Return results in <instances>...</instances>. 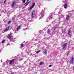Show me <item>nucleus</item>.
Instances as JSON below:
<instances>
[{
    "label": "nucleus",
    "instance_id": "nucleus-14",
    "mask_svg": "<svg viewBox=\"0 0 74 74\" xmlns=\"http://www.w3.org/2000/svg\"><path fill=\"white\" fill-rule=\"evenodd\" d=\"M6 31H8V29L7 28H6L5 29L4 31V32H5Z\"/></svg>",
    "mask_w": 74,
    "mask_h": 74
},
{
    "label": "nucleus",
    "instance_id": "nucleus-17",
    "mask_svg": "<svg viewBox=\"0 0 74 74\" xmlns=\"http://www.w3.org/2000/svg\"><path fill=\"white\" fill-rule=\"evenodd\" d=\"M39 52H40V50H39L38 51H37L36 52V53H39Z\"/></svg>",
    "mask_w": 74,
    "mask_h": 74
},
{
    "label": "nucleus",
    "instance_id": "nucleus-29",
    "mask_svg": "<svg viewBox=\"0 0 74 74\" xmlns=\"http://www.w3.org/2000/svg\"><path fill=\"white\" fill-rule=\"evenodd\" d=\"M12 74H14V73H12Z\"/></svg>",
    "mask_w": 74,
    "mask_h": 74
},
{
    "label": "nucleus",
    "instance_id": "nucleus-28",
    "mask_svg": "<svg viewBox=\"0 0 74 74\" xmlns=\"http://www.w3.org/2000/svg\"><path fill=\"white\" fill-rule=\"evenodd\" d=\"M0 3H1V2H0Z\"/></svg>",
    "mask_w": 74,
    "mask_h": 74
},
{
    "label": "nucleus",
    "instance_id": "nucleus-7",
    "mask_svg": "<svg viewBox=\"0 0 74 74\" xmlns=\"http://www.w3.org/2000/svg\"><path fill=\"white\" fill-rule=\"evenodd\" d=\"M67 43H65L64 45H63V48H66V46L67 45Z\"/></svg>",
    "mask_w": 74,
    "mask_h": 74
},
{
    "label": "nucleus",
    "instance_id": "nucleus-21",
    "mask_svg": "<svg viewBox=\"0 0 74 74\" xmlns=\"http://www.w3.org/2000/svg\"><path fill=\"white\" fill-rule=\"evenodd\" d=\"M29 4V3H28L27 4H26L25 5V7L27 6V5H28V4Z\"/></svg>",
    "mask_w": 74,
    "mask_h": 74
},
{
    "label": "nucleus",
    "instance_id": "nucleus-11",
    "mask_svg": "<svg viewBox=\"0 0 74 74\" xmlns=\"http://www.w3.org/2000/svg\"><path fill=\"white\" fill-rule=\"evenodd\" d=\"M47 49H45V52H44V53L45 55H47Z\"/></svg>",
    "mask_w": 74,
    "mask_h": 74
},
{
    "label": "nucleus",
    "instance_id": "nucleus-6",
    "mask_svg": "<svg viewBox=\"0 0 74 74\" xmlns=\"http://www.w3.org/2000/svg\"><path fill=\"white\" fill-rule=\"evenodd\" d=\"M20 27H21V25H20L19 26H18V27H17V31H18V30H19Z\"/></svg>",
    "mask_w": 74,
    "mask_h": 74
},
{
    "label": "nucleus",
    "instance_id": "nucleus-9",
    "mask_svg": "<svg viewBox=\"0 0 74 74\" xmlns=\"http://www.w3.org/2000/svg\"><path fill=\"white\" fill-rule=\"evenodd\" d=\"M15 4V2L14 1L12 5V7H14V5Z\"/></svg>",
    "mask_w": 74,
    "mask_h": 74
},
{
    "label": "nucleus",
    "instance_id": "nucleus-18",
    "mask_svg": "<svg viewBox=\"0 0 74 74\" xmlns=\"http://www.w3.org/2000/svg\"><path fill=\"white\" fill-rule=\"evenodd\" d=\"M10 22H11V20L9 21L8 22V25H9V24H10Z\"/></svg>",
    "mask_w": 74,
    "mask_h": 74
},
{
    "label": "nucleus",
    "instance_id": "nucleus-16",
    "mask_svg": "<svg viewBox=\"0 0 74 74\" xmlns=\"http://www.w3.org/2000/svg\"><path fill=\"white\" fill-rule=\"evenodd\" d=\"M21 47H23V44H21Z\"/></svg>",
    "mask_w": 74,
    "mask_h": 74
},
{
    "label": "nucleus",
    "instance_id": "nucleus-13",
    "mask_svg": "<svg viewBox=\"0 0 74 74\" xmlns=\"http://www.w3.org/2000/svg\"><path fill=\"white\" fill-rule=\"evenodd\" d=\"M42 63H43L42 62H40V63L39 65H40V66H41V65H42Z\"/></svg>",
    "mask_w": 74,
    "mask_h": 74
},
{
    "label": "nucleus",
    "instance_id": "nucleus-15",
    "mask_svg": "<svg viewBox=\"0 0 74 74\" xmlns=\"http://www.w3.org/2000/svg\"><path fill=\"white\" fill-rule=\"evenodd\" d=\"M5 40H4L2 41V43H4V42H5Z\"/></svg>",
    "mask_w": 74,
    "mask_h": 74
},
{
    "label": "nucleus",
    "instance_id": "nucleus-23",
    "mask_svg": "<svg viewBox=\"0 0 74 74\" xmlns=\"http://www.w3.org/2000/svg\"><path fill=\"white\" fill-rule=\"evenodd\" d=\"M29 0H27V1L26 3L25 4H26L27 3H28V1H29Z\"/></svg>",
    "mask_w": 74,
    "mask_h": 74
},
{
    "label": "nucleus",
    "instance_id": "nucleus-8",
    "mask_svg": "<svg viewBox=\"0 0 74 74\" xmlns=\"http://www.w3.org/2000/svg\"><path fill=\"white\" fill-rule=\"evenodd\" d=\"M7 38H8V39H11V35H8L7 37Z\"/></svg>",
    "mask_w": 74,
    "mask_h": 74
},
{
    "label": "nucleus",
    "instance_id": "nucleus-10",
    "mask_svg": "<svg viewBox=\"0 0 74 74\" xmlns=\"http://www.w3.org/2000/svg\"><path fill=\"white\" fill-rule=\"evenodd\" d=\"M69 18H70V16H69L68 15L66 17V20H68Z\"/></svg>",
    "mask_w": 74,
    "mask_h": 74
},
{
    "label": "nucleus",
    "instance_id": "nucleus-3",
    "mask_svg": "<svg viewBox=\"0 0 74 74\" xmlns=\"http://www.w3.org/2000/svg\"><path fill=\"white\" fill-rule=\"evenodd\" d=\"M35 3H32V6L31 7L28 9V10H32V9L33 8H34V6H35Z\"/></svg>",
    "mask_w": 74,
    "mask_h": 74
},
{
    "label": "nucleus",
    "instance_id": "nucleus-22",
    "mask_svg": "<svg viewBox=\"0 0 74 74\" xmlns=\"http://www.w3.org/2000/svg\"><path fill=\"white\" fill-rule=\"evenodd\" d=\"M25 1H26V0H24L23 1V3H25Z\"/></svg>",
    "mask_w": 74,
    "mask_h": 74
},
{
    "label": "nucleus",
    "instance_id": "nucleus-25",
    "mask_svg": "<svg viewBox=\"0 0 74 74\" xmlns=\"http://www.w3.org/2000/svg\"><path fill=\"white\" fill-rule=\"evenodd\" d=\"M5 2H6V0H5V1H4V3H5Z\"/></svg>",
    "mask_w": 74,
    "mask_h": 74
},
{
    "label": "nucleus",
    "instance_id": "nucleus-5",
    "mask_svg": "<svg viewBox=\"0 0 74 74\" xmlns=\"http://www.w3.org/2000/svg\"><path fill=\"white\" fill-rule=\"evenodd\" d=\"M64 8L65 9H66L67 7V3H65L64 5Z\"/></svg>",
    "mask_w": 74,
    "mask_h": 74
},
{
    "label": "nucleus",
    "instance_id": "nucleus-1",
    "mask_svg": "<svg viewBox=\"0 0 74 74\" xmlns=\"http://www.w3.org/2000/svg\"><path fill=\"white\" fill-rule=\"evenodd\" d=\"M74 60V57L72 56L71 57V60H70V63H73Z\"/></svg>",
    "mask_w": 74,
    "mask_h": 74
},
{
    "label": "nucleus",
    "instance_id": "nucleus-2",
    "mask_svg": "<svg viewBox=\"0 0 74 74\" xmlns=\"http://www.w3.org/2000/svg\"><path fill=\"white\" fill-rule=\"evenodd\" d=\"M15 59H13L10 60L9 62L10 64H12L14 63H15Z\"/></svg>",
    "mask_w": 74,
    "mask_h": 74
},
{
    "label": "nucleus",
    "instance_id": "nucleus-24",
    "mask_svg": "<svg viewBox=\"0 0 74 74\" xmlns=\"http://www.w3.org/2000/svg\"><path fill=\"white\" fill-rule=\"evenodd\" d=\"M67 53V56H68L69 55V52Z\"/></svg>",
    "mask_w": 74,
    "mask_h": 74
},
{
    "label": "nucleus",
    "instance_id": "nucleus-27",
    "mask_svg": "<svg viewBox=\"0 0 74 74\" xmlns=\"http://www.w3.org/2000/svg\"><path fill=\"white\" fill-rule=\"evenodd\" d=\"M30 2H31V1H30L29 2H28V3H30Z\"/></svg>",
    "mask_w": 74,
    "mask_h": 74
},
{
    "label": "nucleus",
    "instance_id": "nucleus-26",
    "mask_svg": "<svg viewBox=\"0 0 74 74\" xmlns=\"http://www.w3.org/2000/svg\"><path fill=\"white\" fill-rule=\"evenodd\" d=\"M8 29H9V28H10V27H8Z\"/></svg>",
    "mask_w": 74,
    "mask_h": 74
},
{
    "label": "nucleus",
    "instance_id": "nucleus-4",
    "mask_svg": "<svg viewBox=\"0 0 74 74\" xmlns=\"http://www.w3.org/2000/svg\"><path fill=\"white\" fill-rule=\"evenodd\" d=\"M35 14V11L33 10L32 12V15L31 16V17L32 18H34V14Z\"/></svg>",
    "mask_w": 74,
    "mask_h": 74
},
{
    "label": "nucleus",
    "instance_id": "nucleus-19",
    "mask_svg": "<svg viewBox=\"0 0 74 74\" xmlns=\"http://www.w3.org/2000/svg\"><path fill=\"white\" fill-rule=\"evenodd\" d=\"M47 33H49V32H50V30H48L47 31Z\"/></svg>",
    "mask_w": 74,
    "mask_h": 74
},
{
    "label": "nucleus",
    "instance_id": "nucleus-12",
    "mask_svg": "<svg viewBox=\"0 0 74 74\" xmlns=\"http://www.w3.org/2000/svg\"><path fill=\"white\" fill-rule=\"evenodd\" d=\"M70 32H71V31L70 30H68V34H69V35H70Z\"/></svg>",
    "mask_w": 74,
    "mask_h": 74
},
{
    "label": "nucleus",
    "instance_id": "nucleus-20",
    "mask_svg": "<svg viewBox=\"0 0 74 74\" xmlns=\"http://www.w3.org/2000/svg\"><path fill=\"white\" fill-rule=\"evenodd\" d=\"M52 66V65H49V67H51V66Z\"/></svg>",
    "mask_w": 74,
    "mask_h": 74
}]
</instances>
